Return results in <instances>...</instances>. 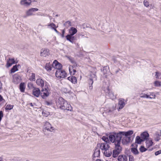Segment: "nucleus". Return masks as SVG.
I'll return each mask as SVG.
<instances>
[{
	"label": "nucleus",
	"mask_w": 161,
	"mask_h": 161,
	"mask_svg": "<svg viewBox=\"0 0 161 161\" xmlns=\"http://www.w3.org/2000/svg\"><path fill=\"white\" fill-rule=\"evenodd\" d=\"M103 153L105 156L109 157L112 155V151H109V149L103 152Z\"/></svg>",
	"instance_id": "nucleus-31"
},
{
	"label": "nucleus",
	"mask_w": 161,
	"mask_h": 161,
	"mask_svg": "<svg viewBox=\"0 0 161 161\" xmlns=\"http://www.w3.org/2000/svg\"><path fill=\"white\" fill-rule=\"evenodd\" d=\"M144 5L146 7H148L149 5V3L148 2L146 1H144L143 2Z\"/></svg>",
	"instance_id": "nucleus-46"
},
{
	"label": "nucleus",
	"mask_w": 161,
	"mask_h": 161,
	"mask_svg": "<svg viewBox=\"0 0 161 161\" xmlns=\"http://www.w3.org/2000/svg\"><path fill=\"white\" fill-rule=\"evenodd\" d=\"M29 80L31 81H35V75L34 73H32L31 75L30 76L29 78Z\"/></svg>",
	"instance_id": "nucleus-36"
},
{
	"label": "nucleus",
	"mask_w": 161,
	"mask_h": 161,
	"mask_svg": "<svg viewBox=\"0 0 161 161\" xmlns=\"http://www.w3.org/2000/svg\"><path fill=\"white\" fill-rule=\"evenodd\" d=\"M30 105H31V106H33V105L32 104V103H30L29 104Z\"/></svg>",
	"instance_id": "nucleus-56"
},
{
	"label": "nucleus",
	"mask_w": 161,
	"mask_h": 161,
	"mask_svg": "<svg viewBox=\"0 0 161 161\" xmlns=\"http://www.w3.org/2000/svg\"><path fill=\"white\" fill-rule=\"evenodd\" d=\"M102 139L104 141V142L109 143L110 141L109 139L106 136H103L102 138Z\"/></svg>",
	"instance_id": "nucleus-34"
},
{
	"label": "nucleus",
	"mask_w": 161,
	"mask_h": 161,
	"mask_svg": "<svg viewBox=\"0 0 161 161\" xmlns=\"http://www.w3.org/2000/svg\"><path fill=\"white\" fill-rule=\"evenodd\" d=\"M25 87L24 83H21L20 84L19 89L21 92H24L25 91Z\"/></svg>",
	"instance_id": "nucleus-33"
},
{
	"label": "nucleus",
	"mask_w": 161,
	"mask_h": 161,
	"mask_svg": "<svg viewBox=\"0 0 161 161\" xmlns=\"http://www.w3.org/2000/svg\"><path fill=\"white\" fill-rule=\"evenodd\" d=\"M134 159L133 156L130 155L129 156V161H134Z\"/></svg>",
	"instance_id": "nucleus-48"
},
{
	"label": "nucleus",
	"mask_w": 161,
	"mask_h": 161,
	"mask_svg": "<svg viewBox=\"0 0 161 161\" xmlns=\"http://www.w3.org/2000/svg\"><path fill=\"white\" fill-rule=\"evenodd\" d=\"M36 83L38 85L42 88L44 86V81L41 79H37L36 80Z\"/></svg>",
	"instance_id": "nucleus-25"
},
{
	"label": "nucleus",
	"mask_w": 161,
	"mask_h": 161,
	"mask_svg": "<svg viewBox=\"0 0 161 161\" xmlns=\"http://www.w3.org/2000/svg\"><path fill=\"white\" fill-rule=\"evenodd\" d=\"M54 30V31L57 33H58V31L56 29V28H55L54 29H53Z\"/></svg>",
	"instance_id": "nucleus-53"
},
{
	"label": "nucleus",
	"mask_w": 161,
	"mask_h": 161,
	"mask_svg": "<svg viewBox=\"0 0 161 161\" xmlns=\"http://www.w3.org/2000/svg\"><path fill=\"white\" fill-rule=\"evenodd\" d=\"M91 78H90L89 80V88L90 89L92 90V85L93 82V79L95 78V80H96L97 78L95 74L93 73L91 74Z\"/></svg>",
	"instance_id": "nucleus-10"
},
{
	"label": "nucleus",
	"mask_w": 161,
	"mask_h": 161,
	"mask_svg": "<svg viewBox=\"0 0 161 161\" xmlns=\"http://www.w3.org/2000/svg\"><path fill=\"white\" fill-rule=\"evenodd\" d=\"M122 143L123 145L127 144L130 141L131 137L123 136L122 137Z\"/></svg>",
	"instance_id": "nucleus-13"
},
{
	"label": "nucleus",
	"mask_w": 161,
	"mask_h": 161,
	"mask_svg": "<svg viewBox=\"0 0 161 161\" xmlns=\"http://www.w3.org/2000/svg\"><path fill=\"white\" fill-rule=\"evenodd\" d=\"M64 25L68 28L71 25V22L69 21H67L64 24Z\"/></svg>",
	"instance_id": "nucleus-39"
},
{
	"label": "nucleus",
	"mask_w": 161,
	"mask_h": 161,
	"mask_svg": "<svg viewBox=\"0 0 161 161\" xmlns=\"http://www.w3.org/2000/svg\"><path fill=\"white\" fill-rule=\"evenodd\" d=\"M32 2V0H22L20 1V3L22 6L27 7L31 4Z\"/></svg>",
	"instance_id": "nucleus-11"
},
{
	"label": "nucleus",
	"mask_w": 161,
	"mask_h": 161,
	"mask_svg": "<svg viewBox=\"0 0 161 161\" xmlns=\"http://www.w3.org/2000/svg\"><path fill=\"white\" fill-rule=\"evenodd\" d=\"M53 66L55 69H62V64L58 62L56 60H55L53 64Z\"/></svg>",
	"instance_id": "nucleus-9"
},
{
	"label": "nucleus",
	"mask_w": 161,
	"mask_h": 161,
	"mask_svg": "<svg viewBox=\"0 0 161 161\" xmlns=\"http://www.w3.org/2000/svg\"><path fill=\"white\" fill-rule=\"evenodd\" d=\"M160 154H161V150H160L155 153V155L157 156Z\"/></svg>",
	"instance_id": "nucleus-50"
},
{
	"label": "nucleus",
	"mask_w": 161,
	"mask_h": 161,
	"mask_svg": "<svg viewBox=\"0 0 161 161\" xmlns=\"http://www.w3.org/2000/svg\"><path fill=\"white\" fill-rule=\"evenodd\" d=\"M132 152L134 154L136 155L138 153L137 149L135 147L132 148L131 149Z\"/></svg>",
	"instance_id": "nucleus-35"
},
{
	"label": "nucleus",
	"mask_w": 161,
	"mask_h": 161,
	"mask_svg": "<svg viewBox=\"0 0 161 161\" xmlns=\"http://www.w3.org/2000/svg\"><path fill=\"white\" fill-rule=\"evenodd\" d=\"M40 90L38 88L34 87L32 91V94L34 96L36 97H38L41 95Z\"/></svg>",
	"instance_id": "nucleus-14"
},
{
	"label": "nucleus",
	"mask_w": 161,
	"mask_h": 161,
	"mask_svg": "<svg viewBox=\"0 0 161 161\" xmlns=\"http://www.w3.org/2000/svg\"><path fill=\"white\" fill-rule=\"evenodd\" d=\"M45 104L47 106L51 105H52V103L51 102H48L47 101H46L45 102Z\"/></svg>",
	"instance_id": "nucleus-47"
},
{
	"label": "nucleus",
	"mask_w": 161,
	"mask_h": 161,
	"mask_svg": "<svg viewBox=\"0 0 161 161\" xmlns=\"http://www.w3.org/2000/svg\"><path fill=\"white\" fill-rule=\"evenodd\" d=\"M55 75L59 79L63 78L66 76L67 74L65 71L62 69H57L56 71Z\"/></svg>",
	"instance_id": "nucleus-5"
},
{
	"label": "nucleus",
	"mask_w": 161,
	"mask_h": 161,
	"mask_svg": "<svg viewBox=\"0 0 161 161\" xmlns=\"http://www.w3.org/2000/svg\"><path fill=\"white\" fill-rule=\"evenodd\" d=\"M127 157L125 155H119L118 157V160L119 161H127Z\"/></svg>",
	"instance_id": "nucleus-20"
},
{
	"label": "nucleus",
	"mask_w": 161,
	"mask_h": 161,
	"mask_svg": "<svg viewBox=\"0 0 161 161\" xmlns=\"http://www.w3.org/2000/svg\"><path fill=\"white\" fill-rule=\"evenodd\" d=\"M111 135L109 136V138L110 141L113 143H114L115 145V149L113 151V156L114 158L116 157L122 151V147L120 146L121 141H120L116 138H113V141H112L111 138Z\"/></svg>",
	"instance_id": "nucleus-1"
},
{
	"label": "nucleus",
	"mask_w": 161,
	"mask_h": 161,
	"mask_svg": "<svg viewBox=\"0 0 161 161\" xmlns=\"http://www.w3.org/2000/svg\"><path fill=\"white\" fill-rule=\"evenodd\" d=\"M147 150V149L145 148V147L142 146H141L140 148V150L141 152H145Z\"/></svg>",
	"instance_id": "nucleus-42"
},
{
	"label": "nucleus",
	"mask_w": 161,
	"mask_h": 161,
	"mask_svg": "<svg viewBox=\"0 0 161 161\" xmlns=\"http://www.w3.org/2000/svg\"><path fill=\"white\" fill-rule=\"evenodd\" d=\"M77 30L75 28L71 27L69 30V34L68 35H74L77 32Z\"/></svg>",
	"instance_id": "nucleus-22"
},
{
	"label": "nucleus",
	"mask_w": 161,
	"mask_h": 161,
	"mask_svg": "<svg viewBox=\"0 0 161 161\" xmlns=\"http://www.w3.org/2000/svg\"><path fill=\"white\" fill-rule=\"evenodd\" d=\"M95 161H103V160H101L100 159H97Z\"/></svg>",
	"instance_id": "nucleus-55"
},
{
	"label": "nucleus",
	"mask_w": 161,
	"mask_h": 161,
	"mask_svg": "<svg viewBox=\"0 0 161 161\" xmlns=\"http://www.w3.org/2000/svg\"><path fill=\"white\" fill-rule=\"evenodd\" d=\"M20 79V77L17 74H15L13 76V81L15 83H18Z\"/></svg>",
	"instance_id": "nucleus-23"
},
{
	"label": "nucleus",
	"mask_w": 161,
	"mask_h": 161,
	"mask_svg": "<svg viewBox=\"0 0 161 161\" xmlns=\"http://www.w3.org/2000/svg\"><path fill=\"white\" fill-rule=\"evenodd\" d=\"M154 140L158 142L161 139V130L156 131L153 135Z\"/></svg>",
	"instance_id": "nucleus-6"
},
{
	"label": "nucleus",
	"mask_w": 161,
	"mask_h": 161,
	"mask_svg": "<svg viewBox=\"0 0 161 161\" xmlns=\"http://www.w3.org/2000/svg\"><path fill=\"white\" fill-rule=\"evenodd\" d=\"M49 54V49L44 48H42L41 51L40 55L41 56L46 57Z\"/></svg>",
	"instance_id": "nucleus-12"
},
{
	"label": "nucleus",
	"mask_w": 161,
	"mask_h": 161,
	"mask_svg": "<svg viewBox=\"0 0 161 161\" xmlns=\"http://www.w3.org/2000/svg\"><path fill=\"white\" fill-rule=\"evenodd\" d=\"M146 147L147 148H149L153 145V142L151 138H149L146 140Z\"/></svg>",
	"instance_id": "nucleus-26"
},
{
	"label": "nucleus",
	"mask_w": 161,
	"mask_h": 161,
	"mask_svg": "<svg viewBox=\"0 0 161 161\" xmlns=\"http://www.w3.org/2000/svg\"><path fill=\"white\" fill-rule=\"evenodd\" d=\"M51 93L48 86L45 85V88H43L41 92V96L43 99H45L48 97Z\"/></svg>",
	"instance_id": "nucleus-4"
},
{
	"label": "nucleus",
	"mask_w": 161,
	"mask_h": 161,
	"mask_svg": "<svg viewBox=\"0 0 161 161\" xmlns=\"http://www.w3.org/2000/svg\"><path fill=\"white\" fill-rule=\"evenodd\" d=\"M100 155V150L99 149L97 148L95 150L93 155V158L98 157Z\"/></svg>",
	"instance_id": "nucleus-28"
},
{
	"label": "nucleus",
	"mask_w": 161,
	"mask_h": 161,
	"mask_svg": "<svg viewBox=\"0 0 161 161\" xmlns=\"http://www.w3.org/2000/svg\"><path fill=\"white\" fill-rule=\"evenodd\" d=\"M65 33V31L64 30H63L62 32V35H61V36L62 37H64V34Z\"/></svg>",
	"instance_id": "nucleus-51"
},
{
	"label": "nucleus",
	"mask_w": 161,
	"mask_h": 161,
	"mask_svg": "<svg viewBox=\"0 0 161 161\" xmlns=\"http://www.w3.org/2000/svg\"><path fill=\"white\" fill-rule=\"evenodd\" d=\"M125 100L123 98H120L119 100L118 105L119 106V109H122L125 106Z\"/></svg>",
	"instance_id": "nucleus-18"
},
{
	"label": "nucleus",
	"mask_w": 161,
	"mask_h": 161,
	"mask_svg": "<svg viewBox=\"0 0 161 161\" xmlns=\"http://www.w3.org/2000/svg\"><path fill=\"white\" fill-rule=\"evenodd\" d=\"M155 86H161V82L158 81H156L154 83Z\"/></svg>",
	"instance_id": "nucleus-44"
},
{
	"label": "nucleus",
	"mask_w": 161,
	"mask_h": 161,
	"mask_svg": "<svg viewBox=\"0 0 161 161\" xmlns=\"http://www.w3.org/2000/svg\"><path fill=\"white\" fill-rule=\"evenodd\" d=\"M69 70L70 74L72 75H74L76 72L75 68L73 66H70L69 67Z\"/></svg>",
	"instance_id": "nucleus-24"
},
{
	"label": "nucleus",
	"mask_w": 161,
	"mask_h": 161,
	"mask_svg": "<svg viewBox=\"0 0 161 161\" xmlns=\"http://www.w3.org/2000/svg\"><path fill=\"white\" fill-rule=\"evenodd\" d=\"M106 161H108V160H106Z\"/></svg>",
	"instance_id": "nucleus-60"
},
{
	"label": "nucleus",
	"mask_w": 161,
	"mask_h": 161,
	"mask_svg": "<svg viewBox=\"0 0 161 161\" xmlns=\"http://www.w3.org/2000/svg\"><path fill=\"white\" fill-rule=\"evenodd\" d=\"M18 62V61L17 60H14V58H9L7 61V67H8L11 66L13 64H17Z\"/></svg>",
	"instance_id": "nucleus-16"
},
{
	"label": "nucleus",
	"mask_w": 161,
	"mask_h": 161,
	"mask_svg": "<svg viewBox=\"0 0 161 161\" xmlns=\"http://www.w3.org/2000/svg\"><path fill=\"white\" fill-rule=\"evenodd\" d=\"M27 86H28V87L29 89H31L32 88H34V87H33V84L31 83H28V84Z\"/></svg>",
	"instance_id": "nucleus-45"
},
{
	"label": "nucleus",
	"mask_w": 161,
	"mask_h": 161,
	"mask_svg": "<svg viewBox=\"0 0 161 161\" xmlns=\"http://www.w3.org/2000/svg\"><path fill=\"white\" fill-rule=\"evenodd\" d=\"M56 104L58 107L62 109L69 111L72 110V108L70 105L62 97L58 98L56 102Z\"/></svg>",
	"instance_id": "nucleus-2"
},
{
	"label": "nucleus",
	"mask_w": 161,
	"mask_h": 161,
	"mask_svg": "<svg viewBox=\"0 0 161 161\" xmlns=\"http://www.w3.org/2000/svg\"><path fill=\"white\" fill-rule=\"evenodd\" d=\"M155 76L157 78L161 79V73L158 72H156L155 73Z\"/></svg>",
	"instance_id": "nucleus-38"
},
{
	"label": "nucleus",
	"mask_w": 161,
	"mask_h": 161,
	"mask_svg": "<svg viewBox=\"0 0 161 161\" xmlns=\"http://www.w3.org/2000/svg\"><path fill=\"white\" fill-rule=\"evenodd\" d=\"M38 10V9L36 8H31L26 11V17L32 16L34 15L33 12Z\"/></svg>",
	"instance_id": "nucleus-8"
},
{
	"label": "nucleus",
	"mask_w": 161,
	"mask_h": 161,
	"mask_svg": "<svg viewBox=\"0 0 161 161\" xmlns=\"http://www.w3.org/2000/svg\"><path fill=\"white\" fill-rule=\"evenodd\" d=\"M156 98V95L153 92H151L149 95V98L150 99H155Z\"/></svg>",
	"instance_id": "nucleus-41"
},
{
	"label": "nucleus",
	"mask_w": 161,
	"mask_h": 161,
	"mask_svg": "<svg viewBox=\"0 0 161 161\" xmlns=\"http://www.w3.org/2000/svg\"><path fill=\"white\" fill-rule=\"evenodd\" d=\"M45 126V130L47 131L52 132L54 130L53 127L48 122H46Z\"/></svg>",
	"instance_id": "nucleus-15"
},
{
	"label": "nucleus",
	"mask_w": 161,
	"mask_h": 161,
	"mask_svg": "<svg viewBox=\"0 0 161 161\" xmlns=\"http://www.w3.org/2000/svg\"><path fill=\"white\" fill-rule=\"evenodd\" d=\"M50 63H47L45 66V68L47 71H50L51 70L52 66Z\"/></svg>",
	"instance_id": "nucleus-30"
},
{
	"label": "nucleus",
	"mask_w": 161,
	"mask_h": 161,
	"mask_svg": "<svg viewBox=\"0 0 161 161\" xmlns=\"http://www.w3.org/2000/svg\"><path fill=\"white\" fill-rule=\"evenodd\" d=\"M149 136V134L147 132H144L141 134V137L144 141L147 139Z\"/></svg>",
	"instance_id": "nucleus-21"
},
{
	"label": "nucleus",
	"mask_w": 161,
	"mask_h": 161,
	"mask_svg": "<svg viewBox=\"0 0 161 161\" xmlns=\"http://www.w3.org/2000/svg\"><path fill=\"white\" fill-rule=\"evenodd\" d=\"M2 88V83L1 82H0V90Z\"/></svg>",
	"instance_id": "nucleus-54"
},
{
	"label": "nucleus",
	"mask_w": 161,
	"mask_h": 161,
	"mask_svg": "<svg viewBox=\"0 0 161 161\" xmlns=\"http://www.w3.org/2000/svg\"><path fill=\"white\" fill-rule=\"evenodd\" d=\"M140 97L142 98L146 97V98H149V95L147 94H144L143 95H141L140 96Z\"/></svg>",
	"instance_id": "nucleus-49"
},
{
	"label": "nucleus",
	"mask_w": 161,
	"mask_h": 161,
	"mask_svg": "<svg viewBox=\"0 0 161 161\" xmlns=\"http://www.w3.org/2000/svg\"><path fill=\"white\" fill-rule=\"evenodd\" d=\"M81 36H84V35H81Z\"/></svg>",
	"instance_id": "nucleus-58"
},
{
	"label": "nucleus",
	"mask_w": 161,
	"mask_h": 161,
	"mask_svg": "<svg viewBox=\"0 0 161 161\" xmlns=\"http://www.w3.org/2000/svg\"><path fill=\"white\" fill-rule=\"evenodd\" d=\"M109 143L103 142L100 144V148L103 152L109 149L110 146Z\"/></svg>",
	"instance_id": "nucleus-7"
},
{
	"label": "nucleus",
	"mask_w": 161,
	"mask_h": 161,
	"mask_svg": "<svg viewBox=\"0 0 161 161\" xmlns=\"http://www.w3.org/2000/svg\"><path fill=\"white\" fill-rule=\"evenodd\" d=\"M115 107H114V108H113V110H114V109H115Z\"/></svg>",
	"instance_id": "nucleus-59"
},
{
	"label": "nucleus",
	"mask_w": 161,
	"mask_h": 161,
	"mask_svg": "<svg viewBox=\"0 0 161 161\" xmlns=\"http://www.w3.org/2000/svg\"><path fill=\"white\" fill-rule=\"evenodd\" d=\"M19 66V64L15 65L14 66L13 68L11 69L10 73H12L18 70V67Z\"/></svg>",
	"instance_id": "nucleus-29"
},
{
	"label": "nucleus",
	"mask_w": 161,
	"mask_h": 161,
	"mask_svg": "<svg viewBox=\"0 0 161 161\" xmlns=\"http://www.w3.org/2000/svg\"><path fill=\"white\" fill-rule=\"evenodd\" d=\"M3 99V97L1 95H0V102L2 101Z\"/></svg>",
	"instance_id": "nucleus-52"
},
{
	"label": "nucleus",
	"mask_w": 161,
	"mask_h": 161,
	"mask_svg": "<svg viewBox=\"0 0 161 161\" xmlns=\"http://www.w3.org/2000/svg\"><path fill=\"white\" fill-rule=\"evenodd\" d=\"M108 93L107 94L111 99L112 100L115 99L116 98V95H114V92L111 91H110L108 90Z\"/></svg>",
	"instance_id": "nucleus-19"
},
{
	"label": "nucleus",
	"mask_w": 161,
	"mask_h": 161,
	"mask_svg": "<svg viewBox=\"0 0 161 161\" xmlns=\"http://www.w3.org/2000/svg\"><path fill=\"white\" fill-rule=\"evenodd\" d=\"M133 133V131L131 130L125 131H120L118 133H113L111 134V140H113V138H115L121 141V139L122 137L123 136H125L126 137H130V136L132 135Z\"/></svg>",
	"instance_id": "nucleus-3"
},
{
	"label": "nucleus",
	"mask_w": 161,
	"mask_h": 161,
	"mask_svg": "<svg viewBox=\"0 0 161 161\" xmlns=\"http://www.w3.org/2000/svg\"><path fill=\"white\" fill-rule=\"evenodd\" d=\"M68 80L70 81L73 84H75L77 83V79L76 78L73 76H70L68 78Z\"/></svg>",
	"instance_id": "nucleus-27"
},
{
	"label": "nucleus",
	"mask_w": 161,
	"mask_h": 161,
	"mask_svg": "<svg viewBox=\"0 0 161 161\" xmlns=\"http://www.w3.org/2000/svg\"><path fill=\"white\" fill-rule=\"evenodd\" d=\"M48 27L50 26L52 29H53L55 28H56L57 27L53 23H51L49 25H48Z\"/></svg>",
	"instance_id": "nucleus-43"
},
{
	"label": "nucleus",
	"mask_w": 161,
	"mask_h": 161,
	"mask_svg": "<svg viewBox=\"0 0 161 161\" xmlns=\"http://www.w3.org/2000/svg\"><path fill=\"white\" fill-rule=\"evenodd\" d=\"M139 136H137L136 138L135 142L138 144L141 143L144 140L141 138Z\"/></svg>",
	"instance_id": "nucleus-32"
},
{
	"label": "nucleus",
	"mask_w": 161,
	"mask_h": 161,
	"mask_svg": "<svg viewBox=\"0 0 161 161\" xmlns=\"http://www.w3.org/2000/svg\"><path fill=\"white\" fill-rule=\"evenodd\" d=\"M67 40L73 43L74 41L76 40V38L73 35H67L66 36Z\"/></svg>",
	"instance_id": "nucleus-17"
},
{
	"label": "nucleus",
	"mask_w": 161,
	"mask_h": 161,
	"mask_svg": "<svg viewBox=\"0 0 161 161\" xmlns=\"http://www.w3.org/2000/svg\"><path fill=\"white\" fill-rule=\"evenodd\" d=\"M149 151H152V149H149Z\"/></svg>",
	"instance_id": "nucleus-57"
},
{
	"label": "nucleus",
	"mask_w": 161,
	"mask_h": 161,
	"mask_svg": "<svg viewBox=\"0 0 161 161\" xmlns=\"http://www.w3.org/2000/svg\"><path fill=\"white\" fill-rule=\"evenodd\" d=\"M13 106L10 104H7L5 107V109L10 110L13 108Z\"/></svg>",
	"instance_id": "nucleus-40"
},
{
	"label": "nucleus",
	"mask_w": 161,
	"mask_h": 161,
	"mask_svg": "<svg viewBox=\"0 0 161 161\" xmlns=\"http://www.w3.org/2000/svg\"><path fill=\"white\" fill-rule=\"evenodd\" d=\"M103 73L104 75V77L106 78L107 76L108 72H109L108 71H107L106 69V68L104 67L103 68Z\"/></svg>",
	"instance_id": "nucleus-37"
}]
</instances>
